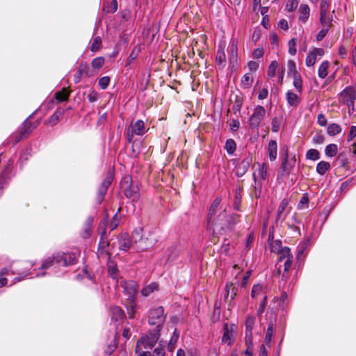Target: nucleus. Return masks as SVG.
I'll list each match as a JSON object with an SVG mask.
<instances>
[{
  "instance_id": "9b49d317",
  "label": "nucleus",
  "mask_w": 356,
  "mask_h": 356,
  "mask_svg": "<svg viewBox=\"0 0 356 356\" xmlns=\"http://www.w3.org/2000/svg\"><path fill=\"white\" fill-rule=\"evenodd\" d=\"M121 286L123 287L124 293L127 295L129 303H134L138 289L136 282L134 281H123L121 282Z\"/></svg>"
},
{
  "instance_id": "6e6552de",
  "label": "nucleus",
  "mask_w": 356,
  "mask_h": 356,
  "mask_svg": "<svg viewBox=\"0 0 356 356\" xmlns=\"http://www.w3.org/2000/svg\"><path fill=\"white\" fill-rule=\"evenodd\" d=\"M224 333L222 337V342L232 346L235 341L237 326L234 323H225L223 326Z\"/></svg>"
},
{
  "instance_id": "dca6fc26",
  "label": "nucleus",
  "mask_w": 356,
  "mask_h": 356,
  "mask_svg": "<svg viewBox=\"0 0 356 356\" xmlns=\"http://www.w3.org/2000/svg\"><path fill=\"white\" fill-rule=\"evenodd\" d=\"M229 63L233 67L237 63L238 60V46L237 42L232 40L228 48Z\"/></svg>"
},
{
  "instance_id": "cd10ccee",
  "label": "nucleus",
  "mask_w": 356,
  "mask_h": 356,
  "mask_svg": "<svg viewBox=\"0 0 356 356\" xmlns=\"http://www.w3.org/2000/svg\"><path fill=\"white\" fill-rule=\"evenodd\" d=\"M158 289L159 284L156 282H152L141 290V293L143 296L147 297Z\"/></svg>"
},
{
  "instance_id": "72a5a7b5",
  "label": "nucleus",
  "mask_w": 356,
  "mask_h": 356,
  "mask_svg": "<svg viewBox=\"0 0 356 356\" xmlns=\"http://www.w3.org/2000/svg\"><path fill=\"white\" fill-rule=\"evenodd\" d=\"M330 168V164L329 162L321 161L316 165V172L323 175Z\"/></svg>"
},
{
  "instance_id": "bf43d9fd",
  "label": "nucleus",
  "mask_w": 356,
  "mask_h": 356,
  "mask_svg": "<svg viewBox=\"0 0 356 356\" xmlns=\"http://www.w3.org/2000/svg\"><path fill=\"white\" fill-rule=\"evenodd\" d=\"M325 137L321 133H316L312 138V141L314 144L321 145L324 143Z\"/></svg>"
},
{
  "instance_id": "a19ab883",
  "label": "nucleus",
  "mask_w": 356,
  "mask_h": 356,
  "mask_svg": "<svg viewBox=\"0 0 356 356\" xmlns=\"http://www.w3.org/2000/svg\"><path fill=\"white\" fill-rule=\"evenodd\" d=\"M70 92L65 88H63L61 91L55 93V97L58 102H64L68 99Z\"/></svg>"
},
{
  "instance_id": "864d4df0",
  "label": "nucleus",
  "mask_w": 356,
  "mask_h": 356,
  "mask_svg": "<svg viewBox=\"0 0 356 356\" xmlns=\"http://www.w3.org/2000/svg\"><path fill=\"white\" fill-rule=\"evenodd\" d=\"M332 20V17L327 16V14L323 15H320V22L323 28L327 26V28L330 29Z\"/></svg>"
},
{
  "instance_id": "423d86ee",
  "label": "nucleus",
  "mask_w": 356,
  "mask_h": 356,
  "mask_svg": "<svg viewBox=\"0 0 356 356\" xmlns=\"http://www.w3.org/2000/svg\"><path fill=\"white\" fill-rule=\"evenodd\" d=\"M121 188L123 189L124 195L133 202L139 200V189L137 185L132 183L131 177H124L121 182Z\"/></svg>"
},
{
  "instance_id": "e2e57ef3",
  "label": "nucleus",
  "mask_w": 356,
  "mask_h": 356,
  "mask_svg": "<svg viewBox=\"0 0 356 356\" xmlns=\"http://www.w3.org/2000/svg\"><path fill=\"white\" fill-rule=\"evenodd\" d=\"M329 29L327 26L325 28L322 27L321 30L316 35V40L321 41L327 35Z\"/></svg>"
},
{
  "instance_id": "c756f323",
  "label": "nucleus",
  "mask_w": 356,
  "mask_h": 356,
  "mask_svg": "<svg viewBox=\"0 0 356 356\" xmlns=\"http://www.w3.org/2000/svg\"><path fill=\"white\" fill-rule=\"evenodd\" d=\"M277 253L279 262H282L283 261L286 260L288 257L293 256L291 254L290 248L288 247H284L281 248Z\"/></svg>"
},
{
  "instance_id": "c9c22d12",
  "label": "nucleus",
  "mask_w": 356,
  "mask_h": 356,
  "mask_svg": "<svg viewBox=\"0 0 356 356\" xmlns=\"http://www.w3.org/2000/svg\"><path fill=\"white\" fill-rule=\"evenodd\" d=\"M227 296L231 295V299L234 300L236 296L238 288L233 283H227L225 286Z\"/></svg>"
},
{
  "instance_id": "7ed1b4c3",
  "label": "nucleus",
  "mask_w": 356,
  "mask_h": 356,
  "mask_svg": "<svg viewBox=\"0 0 356 356\" xmlns=\"http://www.w3.org/2000/svg\"><path fill=\"white\" fill-rule=\"evenodd\" d=\"M133 248L138 252L148 250L156 243V238L152 234L144 237L143 235V227H138L134 229L132 232Z\"/></svg>"
},
{
  "instance_id": "3c124183",
  "label": "nucleus",
  "mask_w": 356,
  "mask_h": 356,
  "mask_svg": "<svg viewBox=\"0 0 356 356\" xmlns=\"http://www.w3.org/2000/svg\"><path fill=\"white\" fill-rule=\"evenodd\" d=\"M298 5V0H288L285 6V10L289 13L293 12L297 8Z\"/></svg>"
},
{
  "instance_id": "f257e3e1",
  "label": "nucleus",
  "mask_w": 356,
  "mask_h": 356,
  "mask_svg": "<svg viewBox=\"0 0 356 356\" xmlns=\"http://www.w3.org/2000/svg\"><path fill=\"white\" fill-rule=\"evenodd\" d=\"M76 262V252H68L53 254L44 259L38 269H34L36 271L34 277H42L45 275L60 276L67 272V267L74 265ZM15 273L18 274V276L14 278L15 282H20L29 275L31 278L33 277L31 272L19 270L15 272L13 269L3 268L0 270V289L7 285V276Z\"/></svg>"
},
{
  "instance_id": "79ce46f5",
  "label": "nucleus",
  "mask_w": 356,
  "mask_h": 356,
  "mask_svg": "<svg viewBox=\"0 0 356 356\" xmlns=\"http://www.w3.org/2000/svg\"><path fill=\"white\" fill-rule=\"evenodd\" d=\"M179 337V332L177 331V329H175L168 343V349L170 351H172L173 349L175 348V344L178 341Z\"/></svg>"
},
{
  "instance_id": "8fccbe9b",
  "label": "nucleus",
  "mask_w": 356,
  "mask_h": 356,
  "mask_svg": "<svg viewBox=\"0 0 356 356\" xmlns=\"http://www.w3.org/2000/svg\"><path fill=\"white\" fill-rule=\"evenodd\" d=\"M306 156L308 159L316 161L320 158V154L318 150L315 149H310L307 151Z\"/></svg>"
},
{
  "instance_id": "2eb2a0df",
  "label": "nucleus",
  "mask_w": 356,
  "mask_h": 356,
  "mask_svg": "<svg viewBox=\"0 0 356 356\" xmlns=\"http://www.w3.org/2000/svg\"><path fill=\"white\" fill-rule=\"evenodd\" d=\"M256 323V317L254 316L248 315L245 321V343H251V337L252 330Z\"/></svg>"
},
{
  "instance_id": "9d476101",
  "label": "nucleus",
  "mask_w": 356,
  "mask_h": 356,
  "mask_svg": "<svg viewBox=\"0 0 356 356\" xmlns=\"http://www.w3.org/2000/svg\"><path fill=\"white\" fill-rule=\"evenodd\" d=\"M325 54L323 48L312 47L309 49L305 59V64L307 67H313L318 60H320Z\"/></svg>"
},
{
  "instance_id": "f8f14e48",
  "label": "nucleus",
  "mask_w": 356,
  "mask_h": 356,
  "mask_svg": "<svg viewBox=\"0 0 356 356\" xmlns=\"http://www.w3.org/2000/svg\"><path fill=\"white\" fill-rule=\"evenodd\" d=\"M254 171L252 175L253 179H257L263 181L267 180L268 177V170L269 165L266 162L262 163L261 164L257 163L254 165Z\"/></svg>"
},
{
  "instance_id": "5fc2aeb1",
  "label": "nucleus",
  "mask_w": 356,
  "mask_h": 356,
  "mask_svg": "<svg viewBox=\"0 0 356 356\" xmlns=\"http://www.w3.org/2000/svg\"><path fill=\"white\" fill-rule=\"evenodd\" d=\"M330 0H321V6H320V10H321L320 15H321L327 14V10L330 7Z\"/></svg>"
},
{
  "instance_id": "412c9836",
  "label": "nucleus",
  "mask_w": 356,
  "mask_h": 356,
  "mask_svg": "<svg viewBox=\"0 0 356 356\" xmlns=\"http://www.w3.org/2000/svg\"><path fill=\"white\" fill-rule=\"evenodd\" d=\"M299 21L305 23L309 17L310 8L308 5L301 3L298 8Z\"/></svg>"
},
{
  "instance_id": "49530a36",
  "label": "nucleus",
  "mask_w": 356,
  "mask_h": 356,
  "mask_svg": "<svg viewBox=\"0 0 356 356\" xmlns=\"http://www.w3.org/2000/svg\"><path fill=\"white\" fill-rule=\"evenodd\" d=\"M104 58L102 56H99L94 58L91 63V65L94 69L99 70L104 65Z\"/></svg>"
},
{
  "instance_id": "58836bf2",
  "label": "nucleus",
  "mask_w": 356,
  "mask_h": 356,
  "mask_svg": "<svg viewBox=\"0 0 356 356\" xmlns=\"http://www.w3.org/2000/svg\"><path fill=\"white\" fill-rule=\"evenodd\" d=\"M236 144L235 141L232 139H227L225 142V149H226L228 154H233L236 150Z\"/></svg>"
},
{
  "instance_id": "f3484780",
  "label": "nucleus",
  "mask_w": 356,
  "mask_h": 356,
  "mask_svg": "<svg viewBox=\"0 0 356 356\" xmlns=\"http://www.w3.org/2000/svg\"><path fill=\"white\" fill-rule=\"evenodd\" d=\"M225 45L220 44L218 47V50L216 56V63L217 65L223 68L226 64V55L225 52Z\"/></svg>"
},
{
  "instance_id": "052dcab7",
  "label": "nucleus",
  "mask_w": 356,
  "mask_h": 356,
  "mask_svg": "<svg viewBox=\"0 0 356 356\" xmlns=\"http://www.w3.org/2000/svg\"><path fill=\"white\" fill-rule=\"evenodd\" d=\"M270 40L271 43L272 48H276L279 45V40L276 33H272L270 34Z\"/></svg>"
},
{
  "instance_id": "7c9ffc66",
  "label": "nucleus",
  "mask_w": 356,
  "mask_h": 356,
  "mask_svg": "<svg viewBox=\"0 0 356 356\" xmlns=\"http://www.w3.org/2000/svg\"><path fill=\"white\" fill-rule=\"evenodd\" d=\"M64 111L62 109H57L49 120V124L51 126L56 124L63 115Z\"/></svg>"
},
{
  "instance_id": "603ef678",
  "label": "nucleus",
  "mask_w": 356,
  "mask_h": 356,
  "mask_svg": "<svg viewBox=\"0 0 356 356\" xmlns=\"http://www.w3.org/2000/svg\"><path fill=\"white\" fill-rule=\"evenodd\" d=\"M102 46V38L97 36L94 38L93 42L90 46V50L93 52L98 51Z\"/></svg>"
},
{
  "instance_id": "39448f33",
  "label": "nucleus",
  "mask_w": 356,
  "mask_h": 356,
  "mask_svg": "<svg viewBox=\"0 0 356 356\" xmlns=\"http://www.w3.org/2000/svg\"><path fill=\"white\" fill-rule=\"evenodd\" d=\"M165 318L166 314L161 306L152 308L148 312V323L152 325H156L155 329L161 330Z\"/></svg>"
},
{
  "instance_id": "c85d7f7f",
  "label": "nucleus",
  "mask_w": 356,
  "mask_h": 356,
  "mask_svg": "<svg viewBox=\"0 0 356 356\" xmlns=\"http://www.w3.org/2000/svg\"><path fill=\"white\" fill-rule=\"evenodd\" d=\"M330 67V62L327 60H324L320 65L318 70V75L321 79H325L327 76V71Z\"/></svg>"
},
{
  "instance_id": "5701e85b",
  "label": "nucleus",
  "mask_w": 356,
  "mask_h": 356,
  "mask_svg": "<svg viewBox=\"0 0 356 356\" xmlns=\"http://www.w3.org/2000/svg\"><path fill=\"white\" fill-rule=\"evenodd\" d=\"M268 153L269 156V159L270 161H274L277 159V142L274 140H271L269 141L268 145Z\"/></svg>"
},
{
  "instance_id": "a18cd8bd",
  "label": "nucleus",
  "mask_w": 356,
  "mask_h": 356,
  "mask_svg": "<svg viewBox=\"0 0 356 356\" xmlns=\"http://www.w3.org/2000/svg\"><path fill=\"white\" fill-rule=\"evenodd\" d=\"M140 49L135 47L127 58L126 66H129L137 58Z\"/></svg>"
},
{
  "instance_id": "bb28decb",
  "label": "nucleus",
  "mask_w": 356,
  "mask_h": 356,
  "mask_svg": "<svg viewBox=\"0 0 356 356\" xmlns=\"http://www.w3.org/2000/svg\"><path fill=\"white\" fill-rule=\"evenodd\" d=\"M124 317V312L120 307L115 306L111 309V319L113 321H121Z\"/></svg>"
},
{
  "instance_id": "aec40b11",
  "label": "nucleus",
  "mask_w": 356,
  "mask_h": 356,
  "mask_svg": "<svg viewBox=\"0 0 356 356\" xmlns=\"http://www.w3.org/2000/svg\"><path fill=\"white\" fill-rule=\"evenodd\" d=\"M341 99H356V86H348L340 93Z\"/></svg>"
},
{
  "instance_id": "09e8293b",
  "label": "nucleus",
  "mask_w": 356,
  "mask_h": 356,
  "mask_svg": "<svg viewBox=\"0 0 356 356\" xmlns=\"http://www.w3.org/2000/svg\"><path fill=\"white\" fill-rule=\"evenodd\" d=\"M293 165L289 163L288 162V154L286 153L285 157L283 159L281 163V169L286 172V173H289Z\"/></svg>"
},
{
  "instance_id": "4be33fe9",
  "label": "nucleus",
  "mask_w": 356,
  "mask_h": 356,
  "mask_svg": "<svg viewBox=\"0 0 356 356\" xmlns=\"http://www.w3.org/2000/svg\"><path fill=\"white\" fill-rule=\"evenodd\" d=\"M108 245V242L103 238L99 241L97 255L100 260H103L111 257L110 253L105 250Z\"/></svg>"
},
{
  "instance_id": "4d7b16f0",
  "label": "nucleus",
  "mask_w": 356,
  "mask_h": 356,
  "mask_svg": "<svg viewBox=\"0 0 356 356\" xmlns=\"http://www.w3.org/2000/svg\"><path fill=\"white\" fill-rule=\"evenodd\" d=\"M110 81H111V79L108 76H105L100 78L99 80V87L103 90L106 89L108 86Z\"/></svg>"
},
{
  "instance_id": "4c0bfd02",
  "label": "nucleus",
  "mask_w": 356,
  "mask_h": 356,
  "mask_svg": "<svg viewBox=\"0 0 356 356\" xmlns=\"http://www.w3.org/2000/svg\"><path fill=\"white\" fill-rule=\"evenodd\" d=\"M254 190L252 191V194L255 197L259 198L261 194V190H262L264 181L257 180V179H254Z\"/></svg>"
},
{
  "instance_id": "b1692460",
  "label": "nucleus",
  "mask_w": 356,
  "mask_h": 356,
  "mask_svg": "<svg viewBox=\"0 0 356 356\" xmlns=\"http://www.w3.org/2000/svg\"><path fill=\"white\" fill-rule=\"evenodd\" d=\"M286 99L287 104L293 107H296L300 103V98L297 94L291 90H288L286 93Z\"/></svg>"
},
{
  "instance_id": "0e129e2a",
  "label": "nucleus",
  "mask_w": 356,
  "mask_h": 356,
  "mask_svg": "<svg viewBox=\"0 0 356 356\" xmlns=\"http://www.w3.org/2000/svg\"><path fill=\"white\" fill-rule=\"evenodd\" d=\"M336 161L338 163V164L341 167H345L348 163V159L346 157L343 155L342 154H340L336 160Z\"/></svg>"
},
{
  "instance_id": "774afa93",
  "label": "nucleus",
  "mask_w": 356,
  "mask_h": 356,
  "mask_svg": "<svg viewBox=\"0 0 356 356\" xmlns=\"http://www.w3.org/2000/svg\"><path fill=\"white\" fill-rule=\"evenodd\" d=\"M356 136V126H352L350 128L349 134L348 135V141H351Z\"/></svg>"
},
{
  "instance_id": "680f3d73",
  "label": "nucleus",
  "mask_w": 356,
  "mask_h": 356,
  "mask_svg": "<svg viewBox=\"0 0 356 356\" xmlns=\"http://www.w3.org/2000/svg\"><path fill=\"white\" fill-rule=\"evenodd\" d=\"M241 190L236 189L235 192V200H234V209L236 210L239 209V204L241 202Z\"/></svg>"
},
{
  "instance_id": "6e6d98bb",
  "label": "nucleus",
  "mask_w": 356,
  "mask_h": 356,
  "mask_svg": "<svg viewBox=\"0 0 356 356\" xmlns=\"http://www.w3.org/2000/svg\"><path fill=\"white\" fill-rule=\"evenodd\" d=\"M289 53L291 56H294L296 54V42L295 38H292L289 41Z\"/></svg>"
},
{
  "instance_id": "13d9d810",
  "label": "nucleus",
  "mask_w": 356,
  "mask_h": 356,
  "mask_svg": "<svg viewBox=\"0 0 356 356\" xmlns=\"http://www.w3.org/2000/svg\"><path fill=\"white\" fill-rule=\"evenodd\" d=\"M262 289L263 287L261 284H254L251 292L252 298H257L261 293Z\"/></svg>"
},
{
  "instance_id": "338daca9",
  "label": "nucleus",
  "mask_w": 356,
  "mask_h": 356,
  "mask_svg": "<svg viewBox=\"0 0 356 356\" xmlns=\"http://www.w3.org/2000/svg\"><path fill=\"white\" fill-rule=\"evenodd\" d=\"M230 129L233 131H237L240 127V122L238 120L233 119L229 124Z\"/></svg>"
},
{
  "instance_id": "0eeeda50",
  "label": "nucleus",
  "mask_w": 356,
  "mask_h": 356,
  "mask_svg": "<svg viewBox=\"0 0 356 356\" xmlns=\"http://www.w3.org/2000/svg\"><path fill=\"white\" fill-rule=\"evenodd\" d=\"M266 110L264 106L257 105L254 107L252 114L249 117L248 123L252 129H258L265 117Z\"/></svg>"
},
{
  "instance_id": "4468645a",
  "label": "nucleus",
  "mask_w": 356,
  "mask_h": 356,
  "mask_svg": "<svg viewBox=\"0 0 356 356\" xmlns=\"http://www.w3.org/2000/svg\"><path fill=\"white\" fill-rule=\"evenodd\" d=\"M113 181V177L111 175L107 176L102 181L101 186L98 189V193L97 197V202L98 204H101L104 199V196L107 192L108 186L111 185Z\"/></svg>"
},
{
  "instance_id": "393cba45",
  "label": "nucleus",
  "mask_w": 356,
  "mask_h": 356,
  "mask_svg": "<svg viewBox=\"0 0 356 356\" xmlns=\"http://www.w3.org/2000/svg\"><path fill=\"white\" fill-rule=\"evenodd\" d=\"M131 131L134 134L142 136L145 133V128L144 122L141 120H138L131 126Z\"/></svg>"
},
{
  "instance_id": "6ab92c4d",
  "label": "nucleus",
  "mask_w": 356,
  "mask_h": 356,
  "mask_svg": "<svg viewBox=\"0 0 356 356\" xmlns=\"http://www.w3.org/2000/svg\"><path fill=\"white\" fill-rule=\"evenodd\" d=\"M107 261L108 273L110 277L113 280H118L119 270L116 264L111 259V257L104 259Z\"/></svg>"
},
{
  "instance_id": "ea45409f",
  "label": "nucleus",
  "mask_w": 356,
  "mask_h": 356,
  "mask_svg": "<svg viewBox=\"0 0 356 356\" xmlns=\"http://www.w3.org/2000/svg\"><path fill=\"white\" fill-rule=\"evenodd\" d=\"M338 147L336 144H330L325 147V154L328 157H333L337 154Z\"/></svg>"
},
{
  "instance_id": "473e14b6",
  "label": "nucleus",
  "mask_w": 356,
  "mask_h": 356,
  "mask_svg": "<svg viewBox=\"0 0 356 356\" xmlns=\"http://www.w3.org/2000/svg\"><path fill=\"white\" fill-rule=\"evenodd\" d=\"M293 85L299 93L302 90V80L300 74H295L292 76Z\"/></svg>"
},
{
  "instance_id": "ddd939ff",
  "label": "nucleus",
  "mask_w": 356,
  "mask_h": 356,
  "mask_svg": "<svg viewBox=\"0 0 356 356\" xmlns=\"http://www.w3.org/2000/svg\"><path fill=\"white\" fill-rule=\"evenodd\" d=\"M119 250L127 252L131 247L133 248V238L131 240L127 233H121L118 236Z\"/></svg>"
},
{
  "instance_id": "69168bd1",
  "label": "nucleus",
  "mask_w": 356,
  "mask_h": 356,
  "mask_svg": "<svg viewBox=\"0 0 356 356\" xmlns=\"http://www.w3.org/2000/svg\"><path fill=\"white\" fill-rule=\"evenodd\" d=\"M152 356H165V351L163 347H156L152 354Z\"/></svg>"
},
{
  "instance_id": "1a4fd4ad",
  "label": "nucleus",
  "mask_w": 356,
  "mask_h": 356,
  "mask_svg": "<svg viewBox=\"0 0 356 356\" xmlns=\"http://www.w3.org/2000/svg\"><path fill=\"white\" fill-rule=\"evenodd\" d=\"M34 128L35 125L31 122H28V119H26L23 123L22 127H20L16 133L11 136V138L15 140V143H17L23 138H26Z\"/></svg>"
},
{
  "instance_id": "2f4dec72",
  "label": "nucleus",
  "mask_w": 356,
  "mask_h": 356,
  "mask_svg": "<svg viewBox=\"0 0 356 356\" xmlns=\"http://www.w3.org/2000/svg\"><path fill=\"white\" fill-rule=\"evenodd\" d=\"M341 131V127L339 124L337 123H332L328 125L327 133L330 136H334Z\"/></svg>"
},
{
  "instance_id": "c03bdc74",
  "label": "nucleus",
  "mask_w": 356,
  "mask_h": 356,
  "mask_svg": "<svg viewBox=\"0 0 356 356\" xmlns=\"http://www.w3.org/2000/svg\"><path fill=\"white\" fill-rule=\"evenodd\" d=\"M278 69V63L276 60H273L270 63L268 66V76L270 78H273L276 74V71Z\"/></svg>"
},
{
  "instance_id": "de8ad7c7",
  "label": "nucleus",
  "mask_w": 356,
  "mask_h": 356,
  "mask_svg": "<svg viewBox=\"0 0 356 356\" xmlns=\"http://www.w3.org/2000/svg\"><path fill=\"white\" fill-rule=\"evenodd\" d=\"M287 67H288V74L289 76H293L295 74H300L296 69V63L292 60H289L287 62Z\"/></svg>"
},
{
  "instance_id": "37998d69",
  "label": "nucleus",
  "mask_w": 356,
  "mask_h": 356,
  "mask_svg": "<svg viewBox=\"0 0 356 356\" xmlns=\"http://www.w3.org/2000/svg\"><path fill=\"white\" fill-rule=\"evenodd\" d=\"M309 239H307V241L301 243L298 246V253H297V257L298 259H300L305 254V251L307 249V247L309 244Z\"/></svg>"
},
{
  "instance_id": "f704fd0d",
  "label": "nucleus",
  "mask_w": 356,
  "mask_h": 356,
  "mask_svg": "<svg viewBox=\"0 0 356 356\" xmlns=\"http://www.w3.org/2000/svg\"><path fill=\"white\" fill-rule=\"evenodd\" d=\"M253 83V77L250 73L244 74L241 78V85L243 88H250Z\"/></svg>"
},
{
  "instance_id": "f03ea898",
  "label": "nucleus",
  "mask_w": 356,
  "mask_h": 356,
  "mask_svg": "<svg viewBox=\"0 0 356 356\" xmlns=\"http://www.w3.org/2000/svg\"><path fill=\"white\" fill-rule=\"evenodd\" d=\"M220 202V197H216L213 201L207 216L208 229H212L213 234H222L232 226L231 217L226 213L225 209L218 216L216 222L213 220V217L216 215Z\"/></svg>"
},
{
  "instance_id": "20e7f679",
  "label": "nucleus",
  "mask_w": 356,
  "mask_h": 356,
  "mask_svg": "<svg viewBox=\"0 0 356 356\" xmlns=\"http://www.w3.org/2000/svg\"><path fill=\"white\" fill-rule=\"evenodd\" d=\"M160 336L161 330L159 329L148 332L137 341L136 353L140 351V346H143L145 349H152L159 341Z\"/></svg>"
},
{
  "instance_id": "e433bc0d",
  "label": "nucleus",
  "mask_w": 356,
  "mask_h": 356,
  "mask_svg": "<svg viewBox=\"0 0 356 356\" xmlns=\"http://www.w3.org/2000/svg\"><path fill=\"white\" fill-rule=\"evenodd\" d=\"M250 163L251 159H244L237 167L236 174H238V172L241 170V175H243L249 168Z\"/></svg>"
},
{
  "instance_id": "a878e982",
  "label": "nucleus",
  "mask_w": 356,
  "mask_h": 356,
  "mask_svg": "<svg viewBox=\"0 0 356 356\" xmlns=\"http://www.w3.org/2000/svg\"><path fill=\"white\" fill-rule=\"evenodd\" d=\"M274 331H275V323L273 321H269V323L268 324V328H267L265 339H264V342L266 344L268 345L270 343Z\"/></svg>"
},
{
  "instance_id": "a211bd4d",
  "label": "nucleus",
  "mask_w": 356,
  "mask_h": 356,
  "mask_svg": "<svg viewBox=\"0 0 356 356\" xmlns=\"http://www.w3.org/2000/svg\"><path fill=\"white\" fill-rule=\"evenodd\" d=\"M83 74H85L87 76H92V72L90 70L88 65L86 63L80 64L76 72V75L74 77V81L75 83H78L80 81L81 77Z\"/></svg>"
}]
</instances>
